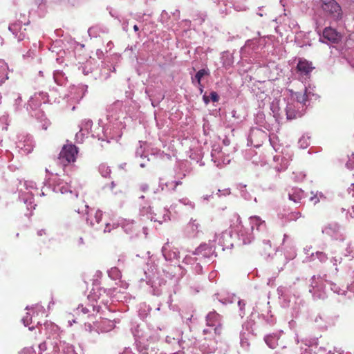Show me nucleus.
Returning a JSON list of instances; mask_svg holds the SVG:
<instances>
[{"label": "nucleus", "mask_w": 354, "mask_h": 354, "mask_svg": "<svg viewBox=\"0 0 354 354\" xmlns=\"http://www.w3.org/2000/svg\"><path fill=\"white\" fill-rule=\"evenodd\" d=\"M133 30H134L135 31H136V32H137V31H138V30H139V28H138V26L137 25H134V26H133Z\"/></svg>", "instance_id": "nucleus-24"}, {"label": "nucleus", "mask_w": 354, "mask_h": 354, "mask_svg": "<svg viewBox=\"0 0 354 354\" xmlns=\"http://www.w3.org/2000/svg\"><path fill=\"white\" fill-rule=\"evenodd\" d=\"M297 113L291 104H288L286 107V115L288 120H293L297 118Z\"/></svg>", "instance_id": "nucleus-10"}, {"label": "nucleus", "mask_w": 354, "mask_h": 354, "mask_svg": "<svg viewBox=\"0 0 354 354\" xmlns=\"http://www.w3.org/2000/svg\"><path fill=\"white\" fill-rule=\"evenodd\" d=\"M235 230L236 231V233H239V227L237 229H235Z\"/></svg>", "instance_id": "nucleus-28"}, {"label": "nucleus", "mask_w": 354, "mask_h": 354, "mask_svg": "<svg viewBox=\"0 0 354 354\" xmlns=\"http://www.w3.org/2000/svg\"><path fill=\"white\" fill-rule=\"evenodd\" d=\"M215 333L220 334V329L218 327L215 328Z\"/></svg>", "instance_id": "nucleus-26"}, {"label": "nucleus", "mask_w": 354, "mask_h": 354, "mask_svg": "<svg viewBox=\"0 0 354 354\" xmlns=\"http://www.w3.org/2000/svg\"><path fill=\"white\" fill-rule=\"evenodd\" d=\"M111 227L110 224L106 223V226H105V227H104V232H111Z\"/></svg>", "instance_id": "nucleus-19"}, {"label": "nucleus", "mask_w": 354, "mask_h": 354, "mask_svg": "<svg viewBox=\"0 0 354 354\" xmlns=\"http://www.w3.org/2000/svg\"><path fill=\"white\" fill-rule=\"evenodd\" d=\"M267 345L271 348H275L277 346V338L275 336L268 335L265 338Z\"/></svg>", "instance_id": "nucleus-9"}, {"label": "nucleus", "mask_w": 354, "mask_h": 354, "mask_svg": "<svg viewBox=\"0 0 354 354\" xmlns=\"http://www.w3.org/2000/svg\"><path fill=\"white\" fill-rule=\"evenodd\" d=\"M220 321L221 316L216 312L213 311L208 313L207 316V322L209 326H215L216 324H218V326H221Z\"/></svg>", "instance_id": "nucleus-5"}, {"label": "nucleus", "mask_w": 354, "mask_h": 354, "mask_svg": "<svg viewBox=\"0 0 354 354\" xmlns=\"http://www.w3.org/2000/svg\"><path fill=\"white\" fill-rule=\"evenodd\" d=\"M101 288H93L90 295H88V298H90L92 300L97 301L100 299V296L97 295V292H100Z\"/></svg>", "instance_id": "nucleus-12"}, {"label": "nucleus", "mask_w": 354, "mask_h": 354, "mask_svg": "<svg viewBox=\"0 0 354 354\" xmlns=\"http://www.w3.org/2000/svg\"><path fill=\"white\" fill-rule=\"evenodd\" d=\"M182 184V182L181 181H176L175 182V187H174V189L176 188V187L179 185H181Z\"/></svg>", "instance_id": "nucleus-23"}, {"label": "nucleus", "mask_w": 354, "mask_h": 354, "mask_svg": "<svg viewBox=\"0 0 354 354\" xmlns=\"http://www.w3.org/2000/svg\"><path fill=\"white\" fill-rule=\"evenodd\" d=\"M77 153V148L75 145H65L59 154L58 160L63 167H66L76 160Z\"/></svg>", "instance_id": "nucleus-1"}, {"label": "nucleus", "mask_w": 354, "mask_h": 354, "mask_svg": "<svg viewBox=\"0 0 354 354\" xmlns=\"http://www.w3.org/2000/svg\"><path fill=\"white\" fill-rule=\"evenodd\" d=\"M77 313H78L79 311H81L83 314H86L89 312L88 309L86 307H84L82 305L77 308Z\"/></svg>", "instance_id": "nucleus-17"}, {"label": "nucleus", "mask_w": 354, "mask_h": 354, "mask_svg": "<svg viewBox=\"0 0 354 354\" xmlns=\"http://www.w3.org/2000/svg\"><path fill=\"white\" fill-rule=\"evenodd\" d=\"M199 86V89H200V92H201V93H202L203 91V86L202 84H201V86Z\"/></svg>", "instance_id": "nucleus-25"}, {"label": "nucleus", "mask_w": 354, "mask_h": 354, "mask_svg": "<svg viewBox=\"0 0 354 354\" xmlns=\"http://www.w3.org/2000/svg\"><path fill=\"white\" fill-rule=\"evenodd\" d=\"M78 244L79 245H82L84 244V241H83V239L82 237H80L79 239H78Z\"/></svg>", "instance_id": "nucleus-22"}, {"label": "nucleus", "mask_w": 354, "mask_h": 354, "mask_svg": "<svg viewBox=\"0 0 354 354\" xmlns=\"http://www.w3.org/2000/svg\"><path fill=\"white\" fill-rule=\"evenodd\" d=\"M199 224L196 222V220L192 221L189 223V227L192 230H197L198 228Z\"/></svg>", "instance_id": "nucleus-15"}, {"label": "nucleus", "mask_w": 354, "mask_h": 354, "mask_svg": "<svg viewBox=\"0 0 354 354\" xmlns=\"http://www.w3.org/2000/svg\"><path fill=\"white\" fill-rule=\"evenodd\" d=\"M203 101L204 102L207 104L209 103V97H207V95H204L203 97Z\"/></svg>", "instance_id": "nucleus-20"}, {"label": "nucleus", "mask_w": 354, "mask_h": 354, "mask_svg": "<svg viewBox=\"0 0 354 354\" xmlns=\"http://www.w3.org/2000/svg\"><path fill=\"white\" fill-rule=\"evenodd\" d=\"M250 222L252 225H255L257 228L261 225L264 221H261V219L258 216H253L250 218Z\"/></svg>", "instance_id": "nucleus-14"}, {"label": "nucleus", "mask_w": 354, "mask_h": 354, "mask_svg": "<svg viewBox=\"0 0 354 354\" xmlns=\"http://www.w3.org/2000/svg\"><path fill=\"white\" fill-rule=\"evenodd\" d=\"M315 67L313 63L306 60V59L300 58L297 65V69L299 72L304 75H308Z\"/></svg>", "instance_id": "nucleus-3"}, {"label": "nucleus", "mask_w": 354, "mask_h": 354, "mask_svg": "<svg viewBox=\"0 0 354 354\" xmlns=\"http://www.w3.org/2000/svg\"><path fill=\"white\" fill-rule=\"evenodd\" d=\"M8 79V66L3 62L0 60V84Z\"/></svg>", "instance_id": "nucleus-6"}, {"label": "nucleus", "mask_w": 354, "mask_h": 354, "mask_svg": "<svg viewBox=\"0 0 354 354\" xmlns=\"http://www.w3.org/2000/svg\"><path fill=\"white\" fill-rule=\"evenodd\" d=\"M44 234H46L45 230H39L37 232L38 236H42Z\"/></svg>", "instance_id": "nucleus-21"}, {"label": "nucleus", "mask_w": 354, "mask_h": 354, "mask_svg": "<svg viewBox=\"0 0 354 354\" xmlns=\"http://www.w3.org/2000/svg\"><path fill=\"white\" fill-rule=\"evenodd\" d=\"M234 220L235 223L231 225V227L233 228H238L239 225H241V220L240 216L238 214L233 215Z\"/></svg>", "instance_id": "nucleus-13"}, {"label": "nucleus", "mask_w": 354, "mask_h": 354, "mask_svg": "<svg viewBox=\"0 0 354 354\" xmlns=\"http://www.w3.org/2000/svg\"><path fill=\"white\" fill-rule=\"evenodd\" d=\"M102 212L101 210H96L95 212L93 218L92 217L89 218L91 220V224L92 225H94L95 223L99 224L102 221Z\"/></svg>", "instance_id": "nucleus-11"}, {"label": "nucleus", "mask_w": 354, "mask_h": 354, "mask_svg": "<svg viewBox=\"0 0 354 354\" xmlns=\"http://www.w3.org/2000/svg\"><path fill=\"white\" fill-rule=\"evenodd\" d=\"M340 37V35L332 28H326L323 31V38L332 43H337Z\"/></svg>", "instance_id": "nucleus-4"}, {"label": "nucleus", "mask_w": 354, "mask_h": 354, "mask_svg": "<svg viewBox=\"0 0 354 354\" xmlns=\"http://www.w3.org/2000/svg\"><path fill=\"white\" fill-rule=\"evenodd\" d=\"M322 8L327 15L335 20L342 17L341 7L335 0L323 1Z\"/></svg>", "instance_id": "nucleus-2"}, {"label": "nucleus", "mask_w": 354, "mask_h": 354, "mask_svg": "<svg viewBox=\"0 0 354 354\" xmlns=\"http://www.w3.org/2000/svg\"><path fill=\"white\" fill-rule=\"evenodd\" d=\"M210 97L212 102H216L219 100V97L216 92L212 91L210 93Z\"/></svg>", "instance_id": "nucleus-16"}, {"label": "nucleus", "mask_w": 354, "mask_h": 354, "mask_svg": "<svg viewBox=\"0 0 354 354\" xmlns=\"http://www.w3.org/2000/svg\"><path fill=\"white\" fill-rule=\"evenodd\" d=\"M346 165L350 169H354V162L351 158H349V160L347 162Z\"/></svg>", "instance_id": "nucleus-18"}, {"label": "nucleus", "mask_w": 354, "mask_h": 354, "mask_svg": "<svg viewBox=\"0 0 354 354\" xmlns=\"http://www.w3.org/2000/svg\"><path fill=\"white\" fill-rule=\"evenodd\" d=\"M351 157H352V158H353V159H354V153H353V154L351 155Z\"/></svg>", "instance_id": "nucleus-27"}, {"label": "nucleus", "mask_w": 354, "mask_h": 354, "mask_svg": "<svg viewBox=\"0 0 354 354\" xmlns=\"http://www.w3.org/2000/svg\"><path fill=\"white\" fill-rule=\"evenodd\" d=\"M208 75H209L208 71H207L205 69L199 70L195 75L194 78L192 79V83L194 82V80H196L198 85L201 86V79L203 78V76Z\"/></svg>", "instance_id": "nucleus-7"}, {"label": "nucleus", "mask_w": 354, "mask_h": 354, "mask_svg": "<svg viewBox=\"0 0 354 354\" xmlns=\"http://www.w3.org/2000/svg\"><path fill=\"white\" fill-rule=\"evenodd\" d=\"M310 94V92H308L307 88H305V91L304 93L297 94L296 97L297 102L306 105V102L308 101Z\"/></svg>", "instance_id": "nucleus-8"}]
</instances>
